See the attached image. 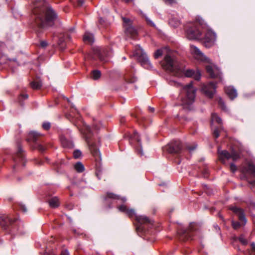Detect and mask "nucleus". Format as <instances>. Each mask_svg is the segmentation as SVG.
Listing matches in <instances>:
<instances>
[{
    "label": "nucleus",
    "instance_id": "nucleus-1",
    "mask_svg": "<svg viewBox=\"0 0 255 255\" xmlns=\"http://www.w3.org/2000/svg\"><path fill=\"white\" fill-rule=\"evenodd\" d=\"M33 12L35 15V22L41 28L52 26L57 18V14L50 7L44 11L34 9Z\"/></svg>",
    "mask_w": 255,
    "mask_h": 255
},
{
    "label": "nucleus",
    "instance_id": "nucleus-2",
    "mask_svg": "<svg viewBox=\"0 0 255 255\" xmlns=\"http://www.w3.org/2000/svg\"><path fill=\"white\" fill-rule=\"evenodd\" d=\"M198 23L201 25L202 32L204 33L202 36V39L204 40V43L206 47H210L214 44L216 40V35L204 22L203 19L198 17L197 19Z\"/></svg>",
    "mask_w": 255,
    "mask_h": 255
},
{
    "label": "nucleus",
    "instance_id": "nucleus-3",
    "mask_svg": "<svg viewBox=\"0 0 255 255\" xmlns=\"http://www.w3.org/2000/svg\"><path fill=\"white\" fill-rule=\"evenodd\" d=\"M197 90V89L193 86L192 82L184 86L183 92L185 96L182 99V105L184 108L190 110V106L195 101Z\"/></svg>",
    "mask_w": 255,
    "mask_h": 255
},
{
    "label": "nucleus",
    "instance_id": "nucleus-4",
    "mask_svg": "<svg viewBox=\"0 0 255 255\" xmlns=\"http://www.w3.org/2000/svg\"><path fill=\"white\" fill-rule=\"evenodd\" d=\"M162 67L166 70L171 72H178L181 68L178 67L177 62L174 58L169 54H167L164 59L160 62Z\"/></svg>",
    "mask_w": 255,
    "mask_h": 255
},
{
    "label": "nucleus",
    "instance_id": "nucleus-5",
    "mask_svg": "<svg viewBox=\"0 0 255 255\" xmlns=\"http://www.w3.org/2000/svg\"><path fill=\"white\" fill-rule=\"evenodd\" d=\"M134 55L136 56L137 59L140 63L141 65L145 68L152 69L153 68L151 62L147 57L146 54L139 45L136 46Z\"/></svg>",
    "mask_w": 255,
    "mask_h": 255
},
{
    "label": "nucleus",
    "instance_id": "nucleus-6",
    "mask_svg": "<svg viewBox=\"0 0 255 255\" xmlns=\"http://www.w3.org/2000/svg\"><path fill=\"white\" fill-rule=\"evenodd\" d=\"M196 19L197 23L199 25L198 27L194 26L189 28L186 32V36L189 39H202V32L201 25L198 23Z\"/></svg>",
    "mask_w": 255,
    "mask_h": 255
},
{
    "label": "nucleus",
    "instance_id": "nucleus-7",
    "mask_svg": "<svg viewBox=\"0 0 255 255\" xmlns=\"http://www.w3.org/2000/svg\"><path fill=\"white\" fill-rule=\"evenodd\" d=\"M220 159L222 162L225 163L226 160L232 159L236 161L240 158V154L235 150H232L231 153L227 150L218 151Z\"/></svg>",
    "mask_w": 255,
    "mask_h": 255
},
{
    "label": "nucleus",
    "instance_id": "nucleus-8",
    "mask_svg": "<svg viewBox=\"0 0 255 255\" xmlns=\"http://www.w3.org/2000/svg\"><path fill=\"white\" fill-rule=\"evenodd\" d=\"M216 86L214 83L211 82L207 84H203L201 91L208 97L211 98L215 93Z\"/></svg>",
    "mask_w": 255,
    "mask_h": 255
},
{
    "label": "nucleus",
    "instance_id": "nucleus-9",
    "mask_svg": "<svg viewBox=\"0 0 255 255\" xmlns=\"http://www.w3.org/2000/svg\"><path fill=\"white\" fill-rule=\"evenodd\" d=\"M91 132V128L90 127L88 126H86L85 128V131L83 132V134H85V139L86 140L88 144H89L90 146V148L91 150V151L92 153L95 155V156H98L100 155L99 151L96 149H95V148L92 145H91L88 141V138H89V133H90Z\"/></svg>",
    "mask_w": 255,
    "mask_h": 255
},
{
    "label": "nucleus",
    "instance_id": "nucleus-10",
    "mask_svg": "<svg viewBox=\"0 0 255 255\" xmlns=\"http://www.w3.org/2000/svg\"><path fill=\"white\" fill-rule=\"evenodd\" d=\"M191 52L194 57L200 61H205L207 58L203 53L196 46L191 45L190 48Z\"/></svg>",
    "mask_w": 255,
    "mask_h": 255
},
{
    "label": "nucleus",
    "instance_id": "nucleus-11",
    "mask_svg": "<svg viewBox=\"0 0 255 255\" xmlns=\"http://www.w3.org/2000/svg\"><path fill=\"white\" fill-rule=\"evenodd\" d=\"M135 219L139 225L137 227L136 230L138 231V230H141V227H140L142 224H152L153 221L148 218V217L144 216H135Z\"/></svg>",
    "mask_w": 255,
    "mask_h": 255
},
{
    "label": "nucleus",
    "instance_id": "nucleus-12",
    "mask_svg": "<svg viewBox=\"0 0 255 255\" xmlns=\"http://www.w3.org/2000/svg\"><path fill=\"white\" fill-rule=\"evenodd\" d=\"M181 149L179 141L175 140L168 144V151L170 153H178Z\"/></svg>",
    "mask_w": 255,
    "mask_h": 255
},
{
    "label": "nucleus",
    "instance_id": "nucleus-13",
    "mask_svg": "<svg viewBox=\"0 0 255 255\" xmlns=\"http://www.w3.org/2000/svg\"><path fill=\"white\" fill-rule=\"evenodd\" d=\"M120 211L122 212L127 215L128 217L131 218L135 216L134 210L133 209H129L125 205H122L118 207Z\"/></svg>",
    "mask_w": 255,
    "mask_h": 255
},
{
    "label": "nucleus",
    "instance_id": "nucleus-14",
    "mask_svg": "<svg viewBox=\"0 0 255 255\" xmlns=\"http://www.w3.org/2000/svg\"><path fill=\"white\" fill-rule=\"evenodd\" d=\"M12 220L9 217L6 215H0V226L3 228H6L12 222Z\"/></svg>",
    "mask_w": 255,
    "mask_h": 255
},
{
    "label": "nucleus",
    "instance_id": "nucleus-15",
    "mask_svg": "<svg viewBox=\"0 0 255 255\" xmlns=\"http://www.w3.org/2000/svg\"><path fill=\"white\" fill-rule=\"evenodd\" d=\"M184 74L186 77H191L196 80H199L201 77V74L199 71H195L191 69H187L185 72Z\"/></svg>",
    "mask_w": 255,
    "mask_h": 255
},
{
    "label": "nucleus",
    "instance_id": "nucleus-16",
    "mask_svg": "<svg viewBox=\"0 0 255 255\" xmlns=\"http://www.w3.org/2000/svg\"><path fill=\"white\" fill-rule=\"evenodd\" d=\"M231 210L238 215L239 220L243 222V225H245L247 221L242 210L237 207H233Z\"/></svg>",
    "mask_w": 255,
    "mask_h": 255
},
{
    "label": "nucleus",
    "instance_id": "nucleus-17",
    "mask_svg": "<svg viewBox=\"0 0 255 255\" xmlns=\"http://www.w3.org/2000/svg\"><path fill=\"white\" fill-rule=\"evenodd\" d=\"M226 94L229 98L233 100L237 96V93L236 89L231 86L226 87L225 88Z\"/></svg>",
    "mask_w": 255,
    "mask_h": 255
},
{
    "label": "nucleus",
    "instance_id": "nucleus-18",
    "mask_svg": "<svg viewBox=\"0 0 255 255\" xmlns=\"http://www.w3.org/2000/svg\"><path fill=\"white\" fill-rule=\"evenodd\" d=\"M61 142L62 146L65 148H71L74 147L73 142L64 136L60 137Z\"/></svg>",
    "mask_w": 255,
    "mask_h": 255
},
{
    "label": "nucleus",
    "instance_id": "nucleus-19",
    "mask_svg": "<svg viewBox=\"0 0 255 255\" xmlns=\"http://www.w3.org/2000/svg\"><path fill=\"white\" fill-rule=\"evenodd\" d=\"M125 33L127 36L133 38L137 35V31L134 27L131 26L125 28Z\"/></svg>",
    "mask_w": 255,
    "mask_h": 255
},
{
    "label": "nucleus",
    "instance_id": "nucleus-20",
    "mask_svg": "<svg viewBox=\"0 0 255 255\" xmlns=\"http://www.w3.org/2000/svg\"><path fill=\"white\" fill-rule=\"evenodd\" d=\"M94 53L97 55L100 60L103 61L104 60V56L106 55L105 50L100 48H96L94 49Z\"/></svg>",
    "mask_w": 255,
    "mask_h": 255
},
{
    "label": "nucleus",
    "instance_id": "nucleus-21",
    "mask_svg": "<svg viewBox=\"0 0 255 255\" xmlns=\"http://www.w3.org/2000/svg\"><path fill=\"white\" fill-rule=\"evenodd\" d=\"M49 205L51 208H56L59 205V200L57 197L52 198L49 200Z\"/></svg>",
    "mask_w": 255,
    "mask_h": 255
},
{
    "label": "nucleus",
    "instance_id": "nucleus-22",
    "mask_svg": "<svg viewBox=\"0 0 255 255\" xmlns=\"http://www.w3.org/2000/svg\"><path fill=\"white\" fill-rule=\"evenodd\" d=\"M83 39L85 42L92 43L94 41L93 35L90 33L86 32L84 36Z\"/></svg>",
    "mask_w": 255,
    "mask_h": 255
},
{
    "label": "nucleus",
    "instance_id": "nucleus-23",
    "mask_svg": "<svg viewBox=\"0 0 255 255\" xmlns=\"http://www.w3.org/2000/svg\"><path fill=\"white\" fill-rule=\"evenodd\" d=\"M107 196L108 198H112L114 199L120 200L122 202H125L126 201V198L125 197H121L119 195H116L112 193H108Z\"/></svg>",
    "mask_w": 255,
    "mask_h": 255
},
{
    "label": "nucleus",
    "instance_id": "nucleus-24",
    "mask_svg": "<svg viewBox=\"0 0 255 255\" xmlns=\"http://www.w3.org/2000/svg\"><path fill=\"white\" fill-rule=\"evenodd\" d=\"M74 168L78 172H82L84 170V166L80 162L76 163L74 165Z\"/></svg>",
    "mask_w": 255,
    "mask_h": 255
},
{
    "label": "nucleus",
    "instance_id": "nucleus-25",
    "mask_svg": "<svg viewBox=\"0 0 255 255\" xmlns=\"http://www.w3.org/2000/svg\"><path fill=\"white\" fill-rule=\"evenodd\" d=\"M40 135V134L35 131H31L29 133V137L31 140L35 141L37 137Z\"/></svg>",
    "mask_w": 255,
    "mask_h": 255
},
{
    "label": "nucleus",
    "instance_id": "nucleus-26",
    "mask_svg": "<svg viewBox=\"0 0 255 255\" xmlns=\"http://www.w3.org/2000/svg\"><path fill=\"white\" fill-rule=\"evenodd\" d=\"M101 74L100 71L98 70H94L92 72V78L96 80L98 79L101 77Z\"/></svg>",
    "mask_w": 255,
    "mask_h": 255
},
{
    "label": "nucleus",
    "instance_id": "nucleus-27",
    "mask_svg": "<svg viewBox=\"0 0 255 255\" xmlns=\"http://www.w3.org/2000/svg\"><path fill=\"white\" fill-rule=\"evenodd\" d=\"M31 86L34 89H38L41 86V83L40 81H33L31 83Z\"/></svg>",
    "mask_w": 255,
    "mask_h": 255
},
{
    "label": "nucleus",
    "instance_id": "nucleus-28",
    "mask_svg": "<svg viewBox=\"0 0 255 255\" xmlns=\"http://www.w3.org/2000/svg\"><path fill=\"white\" fill-rule=\"evenodd\" d=\"M212 121L216 122L219 124L222 123V120L216 114H213L212 115Z\"/></svg>",
    "mask_w": 255,
    "mask_h": 255
},
{
    "label": "nucleus",
    "instance_id": "nucleus-29",
    "mask_svg": "<svg viewBox=\"0 0 255 255\" xmlns=\"http://www.w3.org/2000/svg\"><path fill=\"white\" fill-rule=\"evenodd\" d=\"M212 121L216 122L219 124L222 123V120L216 114H213L212 115Z\"/></svg>",
    "mask_w": 255,
    "mask_h": 255
},
{
    "label": "nucleus",
    "instance_id": "nucleus-30",
    "mask_svg": "<svg viewBox=\"0 0 255 255\" xmlns=\"http://www.w3.org/2000/svg\"><path fill=\"white\" fill-rule=\"evenodd\" d=\"M122 19L124 23V26L125 27V28H126L127 27L132 26L131 21L129 19L125 17H123Z\"/></svg>",
    "mask_w": 255,
    "mask_h": 255
},
{
    "label": "nucleus",
    "instance_id": "nucleus-31",
    "mask_svg": "<svg viewBox=\"0 0 255 255\" xmlns=\"http://www.w3.org/2000/svg\"><path fill=\"white\" fill-rule=\"evenodd\" d=\"M206 70L207 72L210 74V76H211L212 77L214 78L216 77V75L214 73V70L211 66H206Z\"/></svg>",
    "mask_w": 255,
    "mask_h": 255
},
{
    "label": "nucleus",
    "instance_id": "nucleus-32",
    "mask_svg": "<svg viewBox=\"0 0 255 255\" xmlns=\"http://www.w3.org/2000/svg\"><path fill=\"white\" fill-rule=\"evenodd\" d=\"M165 50V48H163L156 50L154 53L155 58L157 59L160 56H161L163 54L164 51Z\"/></svg>",
    "mask_w": 255,
    "mask_h": 255
},
{
    "label": "nucleus",
    "instance_id": "nucleus-33",
    "mask_svg": "<svg viewBox=\"0 0 255 255\" xmlns=\"http://www.w3.org/2000/svg\"><path fill=\"white\" fill-rule=\"evenodd\" d=\"M248 170L255 175V166L252 164H249L248 167Z\"/></svg>",
    "mask_w": 255,
    "mask_h": 255
},
{
    "label": "nucleus",
    "instance_id": "nucleus-34",
    "mask_svg": "<svg viewBox=\"0 0 255 255\" xmlns=\"http://www.w3.org/2000/svg\"><path fill=\"white\" fill-rule=\"evenodd\" d=\"M218 103L220 106L221 108L223 110L226 111V108L224 103V101L221 98H219L218 99Z\"/></svg>",
    "mask_w": 255,
    "mask_h": 255
},
{
    "label": "nucleus",
    "instance_id": "nucleus-35",
    "mask_svg": "<svg viewBox=\"0 0 255 255\" xmlns=\"http://www.w3.org/2000/svg\"><path fill=\"white\" fill-rule=\"evenodd\" d=\"M81 155V152L79 150H76L73 152L74 158H78Z\"/></svg>",
    "mask_w": 255,
    "mask_h": 255
},
{
    "label": "nucleus",
    "instance_id": "nucleus-36",
    "mask_svg": "<svg viewBox=\"0 0 255 255\" xmlns=\"http://www.w3.org/2000/svg\"><path fill=\"white\" fill-rule=\"evenodd\" d=\"M133 138L137 140V141L139 145L140 146L141 145L140 140L139 138V135L137 132H134Z\"/></svg>",
    "mask_w": 255,
    "mask_h": 255
},
{
    "label": "nucleus",
    "instance_id": "nucleus-37",
    "mask_svg": "<svg viewBox=\"0 0 255 255\" xmlns=\"http://www.w3.org/2000/svg\"><path fill=\"white\" fill-rule=\"evenodd\" d=\"M187 148L190 152H192L197 148V145L193 144L192 145H188Z\"/></svg>",
    "mask_w": 255,
    "mask_h": 255
},
{
    "label": "nucleus",
    "instance_id": "nucleus-38",
    "mask_svg": "<svg viewBox=\"0 0 255 255\" xmlns=\"http://www.w3.org/2000/svg\"><path fill=\"white\" fill-rule=\"evenodd\" d=\"M230 170L232 172H235L237 170V166H236V165L234 163H232L230 164Z\"/></svg>",
    "mask_w": 255,
    "mask_h": 255
},
{
    "label": "nucleus",
    "instance_id": "nucleus-39",
    "mask_svg": "<svg viewBox=\"0 0 255 255\" xmlns=\"http://www.w3.org/2000/svg\"><path fill=\"white\" fill-rule=\"evenodd\" d=\"M232 226L235 229H237L240 226V224L238 222L233 221Z\"/></svg>",
    "mask_w": 255,
    "mask_h": 255
},
{
    "label": "nucleus",
    "instance_id": "nucleus-40",
    "mask_svg": "<svg viewBox=\"0 0 255 255\" xmlns=\"http://www.w3.org/2000/svg\"><path fill=\"white\" fill-rule=\"evenodd\" d=\"M42 127L45 129H48L50 127V124L49 123H44L42 125Z\"/></svg>",
    "mask_w": 255,
    "mask_h": 255
},
{
    "label": "nucleus",
    "instance_id": "nucleus-41",
    "mask_svg": "<svg viewBox=\"0 0 255 255\" xmlns=\"http://www.w3.org/2000/svg\"><path fill=\"white\" fill-rule=\"evenodd\" d=\"M214 135L216 138H218L219 136V131L217 128L215 129L214 131Z\"/></svg>",
    "mask_w": 255,
    "mask_h": 255
},
{
    "label": "nucleus",
    "instance_id": "nucleus-42",
    "mask_svg": "<svg viewBox=\"0 0 255 255\" xmlns=\"http://www.w3.org/2000/svg\"><path fill=\"white\" fill-rule=\"evenodd\" d=\"M59 46H60V48L61 49H63L65 48V47L64 44L63 42V40H60V42L59 43Z\"/></svg>",
    "mask_w": 255,
    "mask_h": 255
},
{
    "label": "nucleus",
    "instance_id": "nucleus-43",
    "mask_svg": "<svg viewBox=\"0 0 255 255\" xmlns=\"http://www.w3.org/2000/svg\"><path fill=\"white\" fill-rule=\"evenodd\" d=\"M239 240L241 242H242L244 245H245L247 244V241L244 239L243 238H240Z\"/></svg>",
    "mask_w": 255,
    "mask_h": 255
},
{
    "label": "nucleus",
    "instance_id": "nucleus-44",
    "mask_svg": "<svg viewBox=\"0 0 255 255\" xmlns=\"http://www.w3.org/2000/svg\"><path fill=\"white\" fill-rule=\"evenodd\" d=\"M40 45L42 47H45L47 45V43L46 41H41L40 42Z\"/></svg>",
    "mask_w": 255,
    "mask_h": 255
},
{
    "label": "nucleus",
    "instance_id": "nucleus-45",
    "mask_svg": "<svg viewBox=\"0 0 255 255\" xmlns=\"http://www.w3.org/2000/svg\"><path fill=\"white\" fill-rule=\"evenodd\" d=\"M38 148L39 150L42 151H43L45 150V148L42 145H40V144H39L38 145Z\"/></svg>",
    "mask_w": 255,
    "mask_h": 255
},
{
    "label": "nucleus",
    "instance_id": "nucleus-46",
    "mask_svg": "<svg viewBox=\"0 0 255 255\" xmlns=\"http://www.w3.org/2000/svg\"><path fill=\"white\" fill-rule=\"evenodd\" d=\"M164 1L166 3L171 4L174 1V0H164Z\"/></svg>",
    "mask_w": 255,
    "mask_h": 255
},
{
    "label": "nucleus",
    "instance_id": "nucleus-47",
    "mask_svg": "<svg viewBox=\"0 0 255 255\" xmlns=\"http://www.w3.org/2000/svg\"><path fill=\"white\" fill-rule=\"evenodd\" d=\"M49 255H55L54 254H51ZM61 255H69V254H68V253L66 251H64V252H62L61 254Z\"/></svg>",
    "mask_w": 255,
    "mask_h": 255
},
{
    "label": "nucleus",
    "instance_id": "nucleus-48",
    "mask_svg": "<svg viewBox=\"0 0 255 255\" xmlns=\"http://www.w3.org/2000/svg\"><path fill=\"white\" fill-rule=\"evenodd\" d=\"M251 246H252V249L255 252V243H252Z\"/></svg>",
    "mask_w": 255,
    "mask_h": 255
},
{
    "label": "nucleus",
    "instance_id": "nucleus-49",
    "mask_svg": "<svg viewBox=\"0 0 255 255\" xmlns=\"http://www.w3.org/2000/svg\"><path fill=\"white\" fill-rule=\"evenodd\" d=\"M78 3H79V4L80 5H82L83 4L84 1H83V0H79L78 1Z\"/></svg>",
    "mask_w": 255,
    "mask_h": 255
},
{
    "label": "nucleus",
    "instance_id": "nucleus-50",
    "mask_svg": "<svg viewBox=\"0 0 255 255\" xmlns=\"http://www.w3.org/2000/svg\"><path fill=\"white\" fill-rule=\"evenodd\" d=\"M181 234L182 235H186V234H187V231L186 230H183Z\"/></svg>",
    "mask_w": 255,
    "mask_h": 255
},
{
    "label": "nucleus",
    "instance_id": "nucleus-51",
    "mask_svg": "<svg viewBox=\"0 0 255 255\" xmlns=\"http://www.w3.org/2000/svg\"><path fill=\"white\" fill-rule=\"evenodd\" d=\"M20 97H23L24 99H27L28 98V95L25 94V95H21Z\"/></svg>",
    "mask_w": 255,
    "mask_h": 255
},
{
    "label": "nucleus",
    "instance_id": "nucleus-52",
    "mask_svg": "<svg viewBox=\"0 0 255 255\" xmlns=\"http://www.w3.org/2000/svg\"><path fill=\"white\" fill-rule=\"evenodd\" d=\"M149 111H150V112H154V108H153L149 107Z\"/></svg>",
    "mask_w": 255,
    "mask_h": 255
},
{
    "label": "nucleus",
    "instance_id": "nucleus-53",
    "mask_svg": "<svg viewBox=\"0 0 255 255\" xmlns=\"http://www.w3.org/2000/svg\"><path fill=\"white\" fill-rule=\"evenodd\" d=\"M194 224H191L190 225V226H189V229L191 230V231H192V227L193 226Z\"/></svg>",
    "mask_w": 255,
    "mask_h": 255
},
{
    "label": "nucleus",
    "instance_id": "nucleus-54",
    "mask_svg": "<svg viewBox=\"0 0 255 255\" xmlns=\"http://www.w3.org/2000/svg\"><path fill=\"white\" fill-rule=\"evenodd\" d=\"M18 148L19 149H18V154H19L21 152L22 150H21V148L20 147H19Z\"/></svg>",
    "mask_w": 255,
    "mask_h": 255
},
{
    "label": "nucleus",
    "instance_id": "nucleus-55",
    "mask_svg": "<svg viewBox=\"0 0 255 255\" xmlns=\"http://www.w3.org/2000/svg\"><path fill=\"white\" fill-rule=\"evenodd\" d=\"M104 20L102 18H101L99 19V22H100V23H102V22H104Z\"/></svg>",
    "mask_w": 255,
    "mask_h": 255
},
{
    "label": "nucleus",
    "instance_id": "nucleus-56",
    "mask_svg": "<svg viewBox=\"0 0 255 255\" xmlns=\"http://www.w3.org/2000/svg\"><path fill=\"white\" fill-rule=\"evenodd\" d=\"M146 20H147V21L148 22H149V23H150L152 24V22H151V21H150L148 18H146Z\"/></svg>",
    "mask_w": 255,
    "mask_h": 255
},
{
    "label": "nucleus",
    "instance_id": "nucleus-57",
    "mask_svg": "<svg viewBox=\"0 0 255 255\" xmlns=\"http://www.w3.org/2000/svg\"><path fill=\"white\" fill-rule=\"evenodd\" d=\"M23 211H24V212H26V208H25V207H23Z\"/></svg>",
    "mask_w": 255,
    "mask_h": 255
},
{
    "label": "nucleus",
    "instance_id": "nucleus-58",
    "mask_svg": "<svg viewBox=\"0 0 255 255\" xmlns=\"http://www.w3.org/2000/svg\"><path fill=\"white\" fill-rule=\"evenodd\" d=\"M172 22H173V20H171V21H170V23L171 25H173Z\"/></svg>",
    "mask_w": 255,
    "mask_h": 255
},
{
    "label": "nucleus",
    "instance_id": "nucleus-59",
    "mask_svg": "<svg viewBox=\"0 0 255 255\" xmlns=\"http://www.w3.org/2000/svg\"><path fill=\"white\" fill-rule=\"evenodd\" d=\"M97 176L99 177V173H97Z\"/></svg>",
    "mask_w": 255,
    "mask_h": 255
},
{
    "label": "nucleus",
    "instance_id": "nucleus-60",
    "mask_svg": "<svg viewBox=\"0 0 255 255\" xmlns=\"http://www.w3.org/2000/svg\"><path fill=\"white\" fill-rule=\"evenodd\" d=\"M218 228V226H217L216 227H215V228Z\"/></svg>",
    "mask_w": 255,
    "mask_h": 255
},
{
    "label": "nucleus",
    "instance_id": "nucleus-61",
    "mask_svg": "<svg viewBox=\"0 0 255 255\" xmlns=\"http://www.w3.org/2000/svg\"><path fill=\"white\" fill-rule=\"evenodd\" d=\"M218 228V226H217L216 227H215V228Z\"/></svg>",
    "mask_w": 255,
    "mask_h": 255
}]
</instances>
